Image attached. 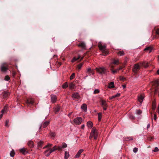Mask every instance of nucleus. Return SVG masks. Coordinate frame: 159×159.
<instances>
[{
  "instance_id": "37998d69",
  "label": "nucleus",
  "mask_w": 159,
  "mask_h": 159,
  "mask_svg": "<svg viewBox=\"0 0 159 159\" xmlns=\"http://www.w3.org/2000/svg\"><path fill=\"white\" fill-rule=\"evenodd\" d=\"M8 123H9V120H7L6 121L5 126L7 127H8L9 126Z\"/></svg>"
},
{
  "instance_id": "a211bd4d",
  "label": "nucleus",
  "mask_w": 159,
  "mask_h": 159,
  "mask_svg": "<svg viewBox=\"0 0 159 159\" xmlns=\"http://www.w3.org/2000/svg\"><path fill=\"white\" fill-rule=\"evenodd\" d=\"M78 46L79 47H80L83 49H85L86 47V45L85 43L84 42H81L78 44Z\"/></svg>"
},
{
  "instance_id": "e433bc0d",
  "label": "nucleus",
  "mask_w": 159,
  "mask_h": 159,
  "mask_svg": "<svg viewBox=\"0 0 159 159\" xmlns=\"http://www.w3.org/2000/svg\"><path fill=\"white\" fill-rule=\"evenodd\" d=\"M98 120L99 121H100L101 120V119L102 118V113L100 112L98 114Z\"/></svg>"
},
{
  "instance_id": "8fccbe9b",
  "label": "nucleus",
  "mask_w": 159,
  "mask_h": 159,
  "mask_svg": "<svg viewBox=\"0 0 159 159\" xmlns=\"http://www.w3.org/2000/svg\"><path fill=\"white\" fill-rule=\"evenodd\" d=\"M50 135L52 137H54L55 135V133L54 132H50Z\"/></svg>"
},
{
  "instance_id": "680f3d73",
  "label": "nucleus",
  "mask_w": 159,
  "mask_h": 159,
  "mask_svg": "<svg viewBox=\"0 0 159 159\" xmlns=\"http://www.w3.org/2000/svg\"><path fill=\"white\" fill-rule=\"evenodd\" d=\"M150 124H148L147 125V128L148 129L150 128Z\"/></svg>"
},
{
  "instance_id": "6e6d98bb",
  "label": "nucleus",
  "mask_w": 159,
  "mask_h": 159,
  "mask_svg": "<svg viewBox=\"0 0 159 159\" xmlns=\"http://www.w3.org/2000/svg\"><path fill=\"white\" fill-rule=\"evenodd\" d=\"M156 33L157 34L159 35V29H158L156 31Z\"/></svg>"
},
{
  "instance_id": "c9c22d12",
  "label": "nucleus",
  "mask_w": 159,
  "mask_h": 159,
  "mask_svg": "<svg viewBox=\"0 0 159 159\" xmlns=\"http://www.w3.org/2000/svg\"><path fill=\"white\" fill-rule=\"evenodd\" d=\"M15 154V152L13 150H12L10 153V155L11 157H13Z\"/></svg>"
},
{
  "instance_id": "603ef678",
  "label": "nucleus",
  "mask_w": 159,
  "mask_h": 159,
  "mask_svg": "<svg viewBox=\"0 0 159 159\" xmlns=\"http://www.w3.org/2000/svg\"><path fill=\"white\" fill-rule=\"evenodd\" d=\"M159 151V149L157 147H156L153 150L154 152H157Z\"/></svg>"
},
{
  "instance_id": "de8ad7c7",
  "label": "nucleus",
  "mask_w": 159,
  "mask_h": 159,
  "mask_svg": "<svg viewBox=\"0 0 159 159\" xmlns=\"http://www.w3.org/2000/svg\"><path fill=\"white\" fill-rule=\"evenodd\" d=\"M52 146V144H50V143H48L47 145H46L43 148H48V149L50 148H49V147H50Z\"/></svg>"
},
{
  "instance_id": "f3484780",
  "label": "nucleus",
  "mask_w": 159,
  "mask_h": 159,
  "mask_svg": "<svg viewBox=\"0 0 159 159\" xmlns=\"http://www.w3.org/2000/svg\"><path fill=\"white\" fill-rule=\"evenodd\" d=\"M83 151L84 150L82 149H81L79 150L78 152H77V154L75 156V158H77L79 157H80L81 154L83 152Z\"/></svg>"
},
{
  "instance_id": "4c0bfd02",
  "label": "nucleus",
  "mask_w": 159,
  "mask_h": 159,
  "mask_svg": "<svg viewBox=\"0 0 159 159\" xmlns=\"http://www.w3.org/2000/svg\"><path fill=\"white\" fill-rule=\"evenodd\" d=\"M69 86L70 88L73 89L75 86V85L73 83H71L69 84Z\"/></svg>"
},
{
  "instance_id": "4be33fe9",
  "label": "nucleus",
  "mask_w": 159,
  "mask_h": 159,
  "mask_svg": "<svg viewBox=\"0 0 159 159\" xmlns=\"http://www.w3.org/2000/svg\"><path fill=\"white\" fill-rule=\"evenodd\" d=\"M51 101L52 102H55L57 100V98L56 96L53 95H52L51 96Z\"/></svg>"
},
{
  "instance_id": "79ce46f5",
  "label": "nucleus",
  "mask_w": 159,
  "mask_h": 159,
  "mask_svg": "<svg viewBox=\"0 0 159 159\" xmlns=\"http://www.w3.org/2000/svg\"><path fill=\"white\" fill-rule=\"evenodd\" d=\"M156 106L155 104L154 103H152V110H155L156 108Z\"/></svg>"
},
{
  "instance_id": "5701e85b",
  "label": "nucleus",
  "mask_w": 159,
  "mask_h": 159,
  "mask_svg": "<svg viewBox=\"0 0 159 159\" xmlns=\"http://www.w3.org/2000/svg\"><path fill=\"white\" fill-rule=\"evenodd\" d=\"M81 108L85 112L87 110V106L86 104H83L81 106Z\"/></svg>"
},
{
  "instance_id": "bf43d9fd",
  "label": "nucleus",
  "mask_w": 159,
  "mask_h": 159,
  "mask_svg": "<svg viewBox=\"0 0 159 159\" xmlns=\"http://www.w3.org/2000/svg\"><path fill=\"white\" fill-rule=\"evenodd\" d=\"M3 113H2V114L1 115H0V119H1L2 117Z\"/></svg>"
},
{
  "instance_id": "49530a36",
  "label": "nucleus",
  "mask_w": 159,
  "mask_h": 159,
  "mask_svg": "<svg viewBox=\"0 0 159 159\" xmlns=\"http://www.w3.org/2000/svg\"><path fill=\"white\" fill-rule=\"evenodd\" d=\"M129 118L131 120H133L135 119V117L133 115H131L129 116Z\"/></svg>"
},
{
  "instance_id": "052dcab7",
  "label": "nucleus",
  "mask_w": 159,
  "mask_h": 159,
  "mask_svg": "<svg viewBox=\"0 0 159 159\" xmlns=\"http://www.w3.org/2000/svg\"><path fill=\"white\" fill-rule=\"evenodd\" d=\"M107 107H103V110H106L107 109Z\"/></svg>"
},
{
  "instance_id": "c03bdc74",
  "label": "nucleus",
  "mask_w": 159,
  "mask_h": 159,
  "mask_svg": "<svg viewBox=\"0 0 159 159\" xmlns=\"http://www.w3.org/2000/svg\"><path fill=\"white\" fill-rule=\"evenodd\" d=\"M75 73H72L70 77V79L72 80V79H73L75 77Z\"/></svg>"
},
{
  "instance_id": "f03ea898",
  "label": "nucleus",
  "mask_w": 159,
  "mask_h": 159,
  "mask_svg": "<svg viewBox=\"0 0 159 159\" xmlns=\"http://www.w3.org/2000/svg\"><path fill=\"white\" fill-rule=\"evenodd\" d=\"M57 150H58V147L57 148L56 146H54L52 148H48L47 150L44 152V154L46 156L48 157L51 153Z\"/></svg>"
},
{
  "instance_id": "5fc2aeb1",
  "label": "nucleus",
  "mask_w": 159,
  "mask_h": 159,
  "mask_svg": "<svg viewBox=\"0 0 159 159\" xmlns=\"http://www.w3.org/2000/svg\"><path fill=\"white\" fill-rule=\"evenodd\" d=\"M125 67L124 65H123L122 66H120V67L118 68L119 70H122L123 68H124Z\"/></svg>"
},
{
  "instance_id": "ddd939ff",
  "label": "nucleus",
  "mask_w": 159,
  "mask_h": 159,
  "mask_svg": "<svg viewBox=\"0 0 159 159\" xmlns=\"http://www.w3.org/2000/svg\"><path fill=\"white\" fill-rule=\"evenodd\" d=\"M84 57L83 56L82 57H81L80 56H79L78 57H74L73 59L71 60V62H74L75 61L78 60L80 59V61H81L83 60L84 58Z\"/></svg>"
},
{
  "instance_id": "69168bd1",
  "label": "nucleus",
  "mask_w": 159,
  "mask_h": 159,
  "mask_svg": "<svg viewBox=\"0 0 159 159\" xmlns=\"http://www.w3.org/2000/svg\"><path fill=\"white\" fill-rule=\"evenodd\" d=\"M157 74L159 75V69L157 70Z\"/></svg>"
},
{
  "instance_id": "72a5a7b5",
  "label": "nucleus",
  "mask_w": 159,
  "mask_h": 159,
  "mask_svg": "<svg viewBox=\"0 0 159 159\" xmlns=\"http://www.w3.org/2000/svg\"><path fill=\"white\" fill-rule=\"evenodd\" d=\"M83 64L84 63L83 62L79 64V65H78L77 68L78 69V70H80L82 66L83 65Z\"/></svg>"
},
{
  "instance_id": "a18cd8bd",
  "label": "nucleus",
  "mask_w": 159,
  "mask_h": 159,
  "mask_svg": "<svg viewBox=\"0 0 159 159\" xmlns=\"http://www.w3.org/2000/svg\"><path fill=\"white\" fill-rule=\"evenodd\" d=\"M88 72L90 73H92L93 74H94L93 71L90 68L88 69Z\"/></svg>"
},
{
  "instance_id": "bb28decb",
  "label": "nucleus",
  "mask_w": 159,
  "mask_h": 159,
  "mask_svg": "<svg viewBox=\"0 0 159 159\" xmlns=\"http://www.w3.org/2000/svg\"><path fill=\"white\" fill-rule=\"evenodd\" d=\"M120 93H118L116 95H115L114 96H113L111 97H109V99L110 100H112L114 98H116V97H119L120 96Z\"/></svg>"
},
{
  "instance_id": "423d86ee",
  "label": "nucleus",
  "mask_w": 159,
  "mask_h": 159,
  "mask_svg": "<svg viewBox=\"0 0 159 159\" xmlns=\"http://www.w3.org/2000/svg\"><path fill=\"white\" fill-rule=\"evenodd\" d=\"M98 136V133L97 130H92L90 133V138L94 137V139H96Z\"/></svg>"
},
{
  "instance_id": "2eb2a0df",
  "label": "nucleus",
  "mask_w": 159,
  "mask_h": 159,
  "mask_svg": "<svg viewBox=\"0 0 159 159\" xmlns=\"http://www.w3.org/2000/svg\"><path fill=\"white\" fill-rule=\"evenodd\" d=\"M140 66H143L145 68L148 67L150 65L149 63L146 61H144L140 63ZM151 65V64H150Z\"/></svg>"
},
{
  "instance_id": "7ed1b4c3",
  "label": "nucleus",
  "mask_w": 159,
  "mask_h": 159,
  "mask_svg": "<svg viewBox=\"0 0 159 159\" xmlns=\"http://www.w3.org/2000/svg\"><path fill=\"white\" fill-rule=\"evenodd\" d=\"M95 70L98 73L101 75L105 74L107 72L106 69L103 67H97Z\"/></svg>"
},
{
  "instance_id": "20e7f679",
  "label": "nucleus",
  "mask_w": 159,
  "mask_h": 159,
  "mask_svg": "<svg viewBox=\"0 0 159 159\" xmlns=\"http://www.w3.org/2000/svg\"><path fill=\"white\" fill-rule=\"evenodd\" d=\"M140 68V66L138 63L134 65L132 68V70L135 74H136Z\"/></svg>"
},
{
  "instance_id": "4468645a",
  "label": "nucleus",
  "mask_w": 159,
  "mask_h": 159,
  "mask_svg": "<svg viewBox=\"0 0 159 159\" xmlns=\"http://www.w3.org/2000/svg\"><path fill=\"white\" fill-rule=\"evenodd\" d=\"M153 49V48L151 46L147 47L144 49L145 51H149V53H150L152 52V50Z\"/></svg>"
},
{
  "instance_id": "473e14b6",
  "label": "nucleus",
  "mask_w": 159,
  "mask_h": 159,
  "mask_svg": "<svg viewBox=\"0 0 159 159\" xmlns=\"http://www.w3.org/2000/svg\"><path fill=\"white\" fill-rule=\"evenodd\" d=\"M68 87V84L67 82H65L64 83L62 86L63 89H65Z\"/></svg>"
},
{
  "instance_id": "7c9ffc66",
  "label": "nucleus",
  "mask_w": 159,
  "mask_h": 159,
  "mask_svg": "<svg viewBox=\"0 0 159 159\" xmlns=\"http://www.w3.org/2000/svg\"><path fill=\"white\" fill-rule=\"evenodd\" d=\"M113 69L111 68V70L112 71V73L113 74L117 73L120 70H119L118 68L117 69L115 70H113Z\"/></svg>"
},
{
  "instance_id": "2f4dec72",
  "label": "nucleus",
  "mask_w": 159,
  "mask_h": 159,
  "mask_svg": "<svg viewBox=\"0 0 159 159\" xmlns=\"http://www.w3.org/2000/svg\"><path fill=\"white\" fill-rule=\"evenodd\" d=\"M117 54L120 56H122L125 54L124 52L123 51H120L117 52Z\"/></svg>"
},
{
  "instance_id": "774afa93",
  "label": "nucleus",
  "mask_w": 159,
  "mask_h": 159,
  "mask_svg": "<svg viewBox=\"0 0 159 159\" xmlns=\"http://www.w3.org/2000/svg\"><path fill=\"white\" fill-rule=\"evenodd\" d=\"M62 60H63L64 61V60H65V59L63 58H62Z\"/></svg>"
},
{
  "instance_id": "58836bf2",
  "label": "nucleus",
  "mask_w": 159,
  "mask_h": 159,
  "mask_svg": "<svg viewBox=\"0 0 159 159\" xmlns=\"http://www.w3.org/2000/svg\"><path fill=\"white\" fill-rule=\"evenodd\" d=\"M10 79V78L8 75H6L5 77V80L7 81H8Z\"/></svg>"
},
{
  "instance_id": "9d476101",
  "label": "nucleus",
  "mask_w": 159,
  "mask_h": 159,
  "mask_svg": "<svg viewBox=\"0 0 159 159\" xmlns=\"http://www.w3.org/2000/svg\"><path fill=\"white\" fill-rule=\"evenodd\" d=\"M119 64V62L118 60H114L113 62L111 63L110 65L111 68L114 69V66L113 64L117 65Z\"/></svg>"
},
{
  "instance_id": "e2e57ef3",
  "label": "nucleus",
  "mask_w": 159,
  "mask_h": 159,
  "mask_svg": "<svg viewBox=\"0 0 159 159\" xmlns=\"http://www.w3.org/2000/svg\"><path fill=\"white\" fill-rule=\"evenodd\" d=\"M84 125H83L81 126V128L82 129H84Z\"/></svg>"
},
{
  "instance_id": "aec40b11",
  "label": "nucleus",
  "mask_w": 159,
  "mask_h": 159,
  "mask_svg": "<svg viewBox=\"0 0 159 159\" xmlns=\"http://www.w3.org/2000/svg\"><path fill=\"white\" fill-rule=\"evenodd\" d=\"M67 146V144L65 143H62V146H58V150H61L62 148H64Z\"/></svg>"
},
{
  "instance_id": "4d7b16f0",
  "label": "nucleus",
  "mask_w": 159,
  "mask_h": 159,
  "mask_svg": "<svg viewBox=\"0 0 159 159\" xmlns=\"http://www.w3.org/2000/svg\"><path fill=\"white\" fill-rule=\"evenodd\" d=\"M154 120H157V116H156V114H154Z\"/></svg>"
},
{
  "instance_id": "9b49d317",
  "label": "nucleus",
  "mask_w": 159,
  "mask_h": 159,
  "mask_svg": "<svg viewBox=\"0 0 159 159\" xmlns=\"http://www.w3.org/2000/svg\"><path fill=\"white\" fill-rule=\"evenodd\" d=\"M71 97L75 100L78 99L80 98L79 94L76 92L73 93Z\"/></svg>"
},
{
  "instance_id": "a19ab883",
  "label": "nucleus",
  "mask_w": 159,
  "mask_h": 159,
  "mask_svg": "<svg viewBox=\"0 0 159 159\" xmlns=\"http://www.w3.org/2000/svg\"><path fill=\"white\" fill-rule=\"evenodd\" d=\"M142 112V111L140 110H138L137 111L136 114L137 115H140Z\"/></svg>"
},
{
  "instance_id": "864d4df0",
  "label": "nucleus",
  "mask_w": 159,
  "mask_h": 159,
  "mask_svg": "<svg viewBox=\"0 0 159 159\" xmlns=\"http://www.w3.org/2000/svg\"><path fill=\"white\" fill-rule=\"evenodd\" d=\"M43 142L42 141H40L38 143V145L39 146H41L43 143Z\"/></svg>"
},
{
  "instance_id": "c85d7f7f",
  "label": "nucleus",
  "mask_w": 159,
  "mask_h": 159,
  "mask_svg": "<svg viewBox=\"0 0 159 159\" xmlns=\"http://www.w3.org/2000/svg\"><path fill=\"white\" fill-rule=\"evenodd\" d=\"M108 87L109 88H113L114 87V83L113 82H110L108 85Z\"/></svg>"
},
{
  "instance_id": "3c124183",
  "label": "nucleus",
  "mask_w": 159,
  "mask_h": 159,
  "mask_svg": "<svg viewBox=\"0 0 159 159\" xmlns=\"http://www.w3.org/2000/svg\"><path fill=\"white\" fill-rule=\"evenodd\" d=\"M138 148H134L133 151V152L134 153H136V152H137L138 151Z\"/></svg>"
},
{
  "instance_id": "0e129e2a",
  "label": "nucleus",
  "mask_w": 159,
  "mask_h": 159,
  "mask_svg": "<svg viewBox=\"0 0 159 159\" xmlns=\"http://www.w3.org/2000/svg\"><path fill=\"white\" fill-rule=\"evenodd\" d=\"M122 86L123 87V89H125L126 87V85H123Z\"/></svg>"
},
{
  "instance_id": "6e6552de",
  "label": "nucleus",
  "mask_w": 159,
  "mask_h": 159,
  "mask_svg": "<svg viewBox=\"0 0 159 159\" xmlns=\"http://www.w3.org/2000/svg\"><path fill=\"white\" fill-rule=\"evenodd\" d=\"M82 119L81 117H78L77 118H76L74 120V123L78 125H79L80 124L82 121Z\"/></svg>"
},
{
  "instance_id": "338daca9",
  "label": "nucleus",
  "mask_w": 159,
  "mask_h": 159,
  "mask_svg": "<svg viewBox=\"0 0 159 159\" xmlns=\"http://www.w3.org/2000/svg\"><path fill=\"white\" fill-rule=\"evenodd\" d=\"M157 111L158 113L159 114V107H158V108L157 109Z\"/></svg>"
},
{
  "instance_id": "0eeeda50",
  "label": "nucleus",
  "mask_w": 159,
  "mask_h": 159,
  "mask_svg": "<svg viewBox=\"0 0 159 159\" xmlns=\"http://www.w3.org/2000/svg\"><path fill=\"white\" fill-rule=\"evenodd\" d=\"M152 85L155 88V93H156L158 91L157 87L159 86V83L158 81L157 80L154 81L152 82Z\"/></svg>"
},
{
  "instance_id": "a878e982",
  "label": "nucleus",
  "mask_w": 159,
  "mask_h": 159,
  "mask_svg": "<svg viewBox=\"0 0 159 159\" xmlns=\"http://www.w3.org/2000/svg\"><path fill=\"white\" fill-rule=\"evenodd\" d=\"M87 125L89 128H91L93 126V124L92 122L89 121L87 122Z\"/></svg>"
},
{
  "instance_id": "f704fd0d",
  "label": "nucleus",
  "mask_w": 159,
  "mask_h": 159,
  "mask_svg": "<svg viewBox=\"0 0 159 159\" xmlns=\"http://www.w3.org/2000/svg\"><path fill=\"white\" fill-rule=\"evenodd\" d=\"M60 107L59 106L57 107L54 109V111L56 113L59 111Z\"/></svg>"
},
{
  "instance_id": "1a4fd4ad",
  "label": "nucleus",
  "mask_w": 159,
  "mask_h": 159,
  "mask_svg": "<svg viewBox=\"0 0 159 159\" xmlns=\"http://www.w3.org/2000/svg\"><path fill=\"white\" fill-rule=\"evenodd\" d=\"M34 102V99L32 98L28 99L26 101V103L28 105H33Z\"/></svg>"
},
{
  "instance_id": "09e8293b",
  "label": "nucleus",
  "mask_w": 159,
  "mask_h": 159,
  "mask_svg": "<svg viewBox=\"0 0 159 159\" xmlns=\"http://www.w3.org/2000/svg\"><path fill=\"white\" fill-rule=\"evenodd\" d=\"M99 93V90L98 89H96L94 91V94H97Z\"/></svg>"
},
{
  "instance_id": "f257e3e1",
  "label": "nucleus",
  "mask_w": 159,
  "mask_h": 159,
  "mask_svg": "<svg viewBox=\"0 0 159 159\" xmlns=\"http://www.w3.org/2000/svg\"><path fill=\"white\" fill-rule=\"evenodd\" d=\"M98 47L102 52L103 55H106L108 54L109 52L106 50V46L105 45H102L101 43H99L98 44Z\"/></svg>"
},
{
  "instance_id": "393cba45",
  "label": "nucleus",
  "mask_w": 159,
  "mask_h": 159,
  "mask_svg": "<svg viewBox=\"0 0 159 159\" xmlns=\"http://www.w3.org/2000/svg\"><path fill=\"white\" fill-rule=\"evenodd\" d=\"M8 107V105H6L4 107L3 109L2 110L1 112V113H4L7 112V107Z\"/></svg>"
},
{
  "instance_id": "ea45409f",
  "label": "nucleus",
  "mask_w": 159,
  "mask_h": 159,
  "mask_svg": "<svg viewBox=\"0 0 159 159\" xmlns=\"http://www.w3.org/2000/svg\"><path fill=\"white\" fill-rule=\"evenodd\" d=\"M119 79L120 80L123 81H124L125 80V78L122 76H120Z\"/></svg>"
},
{
  "instance_id": "6ab92c4d",
  "label": "nucleus",
  "mask_w": 159,
  "mask_h": 159,
  "mask_svg": "<svg viewBox=\"0 0 159 159\" xmlns=\"http://www.w3.org/2000/svg\"><path fill=\"white\" fill-rule=\"evenodd\" d=\"M27 144L28 145L30 148H32L34 147V143L32 140H30L28 141Z\"/></svg>"
},
{
  "instance_id": "c756f323",
  "label": "nucleus",
  "mask_w": 159,
  "mask_h": 159,
  "mask_svg": "<svg viewBox=\"0 0 159 159\" xmlns=\"http://www.w3.org/2000/svg\"><path fill=\"white\" fill-rule=\"evenodd\" d=\"M69 157V152H67L66 151L65 152V156L64 158L65 159H67Z\"/></svg>"
},
{
  "instance_id": "dca6fc26",
  "label": "nucleus",
  "mask_w": 159,
  "mask_h": 159,
  "mask_svg": "<svg viewBox=\"0 0 159 159\" xmlns=\"http://www.w3.org/2000/svg\"><path fill=\"white\" fill-rule=\"evenodd\" d=\"M9 94V92L7 91H4L2 93V96L4 98H8Z\"/></svg>"
},
{
  "instance_id": "f8f14e48",
  "label": "nucleus",
  "mask_w": 159,
  "mask_h": 159,
  "mask_svg": "<svg viewBox=\"0 0 159 159\" xmlns=\"http://www.w3.org/2000/svg\"><path fill=\"white\" fill-rule=\"evenodd\" d=\"M49 122L48 121H46L43 123L41 124L40 127L39 128V129H41L42 128H46L47 126L49 125Z\"/></svg>"
},
{
  "instance_id": "cd10ccee",
  "label": "nucleus",
  "mask_w": 159,
  "mask_h": 159,
  "mask_svg": "<svg viewBox=\"0 0 159 159\" xmlns=\"http://www.w3.org/2000/svg\"><path fill=\"white\" fill-rule=\"evenodd\" d=\"M102 106L103 107H107V105L105 101L102 100L101 102Z\"/></svg>"
},
{
  "instance_id": "b1692460",
  "label": "nucleus",
  "mask_w": 159,
  "mask_h": 159,
  "mask_svg": "<svg viewBox=\"0 0 159 159\" xmlns=\"http://www.w3.org/2000/svg\"><path fill=\"white\" fill-rule=\"evenodd\" d=\"M20 152L24 155L28 153V152L26 150V149L24 148L20 149Z\"/></svg>"
},
{
  "instance_id": "13d9d810",
  "label": "nucleus",
  "mask_w": 159,
  "mask_h": 159,
  "mask_svg": "<svg viewBox=\"0 0 159 159\" xmlns=\"http://www.w3.org/2000/svg\"><path fill=\"white\" fill-rule=\"evenodd\" d=\"M12 75L13 77H15L16 75V73L14 72H13L12 73Z\"/></svg>"
},
{
  "instance_id": "412c9836",
  "label": "nucleus",
  "mask_w": 159,
  "mask_h": 159,
  "mask_svg": "<svg viewBox=\"0 0 159 159\" xmlns=\"http://www.w3.org/2000/svg\"><path fill=\"white\" fill-rule=\"evenodd\" d=\"M144 98V96L143 95H139L138 96V100L141 103H142L143 99Z\"/></svg>"
},
{
  "instance_id": "39448f33",
  "label": "nucleus",
  "mask_w": 159,
  "mask_h": 159,
  "mask_svg": "<svg viewBox=\"0 0 159 159\" xmlns=\"http://www.w3.org/2000/svg\"><path fill=\"white\" fill-rule=\"evenodd\" d=\"M8 69V66L6 63H3L1 64V70L2 72H5Z\"/></svg>"
}]
</instances>
